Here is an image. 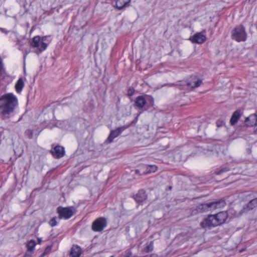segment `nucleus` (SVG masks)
<instances>
[{
  "instance_id": "1",
  "label": "nucleus",
  "mask_w": 257,
  "mask_h": 257,
  "mask_svg": "<svg viewBox=\"0 0 257 257\" xmlns=\"http://www.w3.org/2000/svg\"><path fill=\"white\" fill-rule=\"evenodd\" d=\"M18 105V99L13 93L2 95L0 97V119L6 120L14 116Z\"/></svg>"
},
{
  "instance_id": "2",
  "label": "nucleus",
  "mask_w": 257,
  "mask_h": 257,
  "mask_svg": "<svg viewBox=\"0 0 257 257\" xmlns=\"http://www.w3.org/2000/svg\"><path fill=\"white\" fill-rule=\"evenodd\" d=\"M228 218L227 211H221L214 215H209L201 223L202 228L211 229L223 224Z\"/></svg>"
},
{
  "instance_id": "3",
  "label": "nucleus",
  "mask_w": 257,
  "mask_h": 257,
  "mask_svg": "<svg viewBox=\"0 0 257 257\" xmlns=\"http://www.w3.org/2000/svg\"><path fill=\"white\" fill-rule=\"evenodd\" d=\"M247 37L245 28L242 25L235 27L231 31V39L237 42H245Z\"/></svg>"
},
{
  "instance_id": "4",
  "label": "nucleus",
  "mask_w": 257,
  "mask_h": 257,
  "mask_svg": "<svg viewBox=\"0 0 257 257\" xmlns=\"http://www.w3.org/2000/svg\"><path fill=\"white\" fill-rule=\"evenodd\" d=\"M57 212L59 214V219L66 220L70 218L75 213L76 209L73 206L63 207L59 206L57 208Z\"/></svg>"
},
{
  "instance_id": "5",
  "label": "nucleus",
  "mask_w": 257,
  "mask_h": 257,
  "mask_svg": "<svg viewBox=\"0 0 257 257\" xmlns=\"http://www.w3.org/2000/svg\"><path fill=\"white\" fill-rule=\"evenodd\" d=\"M138 119V117H136L130 123L127 125H123L120 127H117L115 130H111L110 133L106 140V142L107 143H111L114 139L118 137L121 134V133L124 131L125 129L129 127L132 124L136 122Z\"/></svg>"
},
{
  "instance_id": "6",
  "label": "nucleus",
  "mask_w": 257,
  "mask_h": 257,
  "mask_svg": "<svg viewBox=\"0 0 257 257\" xmlns=\"http://www.w3.org/2000/svg\"><path fill=\"white\" fill-rule=\"evenodd\" d=\"M186 148H177L173 151V157L176 162L185 161L188 156H190L189 153L185 151Z\"/></svg>"
},
{
  "instance_id": "7",
  "label": "nucleus",
  "mask_w": 257,
  "mask_h": 257,
  "mask_svg": "<svg viewBox=\"0 0 257 257\" xmlns=\"http://www.w3.org/2000/svg\"><path fill=\"white\" fill-rule=\"evenodd\" d=\"M107 225V220L105 217H99L92 224V229L95 232H101Z\"/></svg>"
},
{
  "instance_id": "8",
  "label": "nucleus",
  "mask_w": 257,
  "mask_h": 257,
  "mask_svg": "<svg viewBox=\"0 0 257 257\" xmlns=\"http://www.w3.org/2000/svg\"><path fill=\"white\" fill-rule=\"evenodd\" d=\"M30 45L32 47L37 48L40 53L45 50L48 44L44 42H41V37L39 36H35L30 42Z\"/></svg>"
},
{
  "instance_id": "9",
  "label": "nucleus",
  "mask_w": 257,
  "mask_h": 257,
  "mask_svg": "<svg viewBox=\"0 0 257 257\" xmlns=\"http://www.w3.org/2000/svg\"><path fill=\"white\" fill-rule=\"evenodd\" d=\"M226 202L224 199L221 198L214 201L207 203L208 211H212L216 209L221 208L226 205Z\"/></svg>"
},
{
  "instance_id": "10",
  "label": "nucleus",
  "mask_w": 257,
  "mask_h": 257,
  "mask_svg": "<svg viewBox=\"0 0 257 257\" xmlns=\"http://www.w3.org/2000/svg\"><path fill=\"white\" fill-rule=\"evenodd\" d=\"M256 207H257V198L250 200L246 204L244 205L242 209L240 211L239 214L241 215L243 213H246Z\"/></svg>"
},
{
  "instance_id": "11",
  "label": "nucleus",
  "mask_w": 257,
  "mask_h": 257,
  "mask_svg": "<svg viewBox=\"0 0 257 257\" xmlns=\"http://www.w3.org/2000/svg\"><path fill=\"white\" fill-rule=\"evenodd\" d=\"M51 153L54 158L59 159L63 157L65 155V149L63 147L57 145L53 149L50 151Z\"/></svg>"
},
{
  "instance_id": "12",
  "label": "nucleus",
  "mask_w": 257,
  "mask_h": 257,
  "mask_svg": "<svg viewBox=\"0 0 257 257\" xmlns=\"http://www.w3.org/2000/svg\"><path fill=\"white\" fill-rule=\"evenodd\" d=\"M148 197L146 191L144 189H140L137 193L134 195L133 198L138 203H141L145 201Z\"/></svg>"
},
{
  "instance_id": "13",
  "label": "nucleus",
  "mask_w": 257,
  "mask_h": 257,
  "mask_svg": "<svg viewBox=\"0 0 257 257\" xmlns=\"http://www.w3.org/2000/svg\"><path fill=\"white\" fill-rule=\"evenodd\" d=\"M190 40L193 43L202 44L206 40V37L201 33H197L190 38Z\"/></svg>"
},
{
  "instance_id": "14",
  "label": "nucleus",
  "mask_w": 257,
  "mask_h": 257,
  "mask_svg": "<svg viewBox=\"0 0 257 257\" xmlns=\"http://www.w3.org/2000/svg\"><path fill=\"white\" fill-rule=\"evenodd\" d=\"M242 113L240 109L236 110L232 114L230 119V123L231 125H235L241 117Z\"/></svg>"
},
{
  "instance_id": "15",
  "label": "nucleus",
  "mask_w": 257,
  "mask_h": 257,
  "mask_svg": "<svg viewBox=\"0 0 257 257\" xmlns=\"http://www.w3.org/2000/svg\"><path fill=\"white\" fill-rule=\"evenodd\" d=\"M134 106L139 109H142L146 106L145 96H138L135 100Z\"/></svg>"
},
{
  "instance_id": "16",
  "label": "nucleus",
  "mask_w": 257,
  "mask_h": 257,
  "mask_svg": "<svg viewBox=\"0 0 257 257\" xmlns=\"http://www.w3.org/2000/svg\"><path fill=\"white\" fill-rule=\"evenodd\" d=\"M131 0H117L115 2V7L119 10L129 6Z\"/></svg>"
},
{
  "instance_id": "17",
  "label": "nucleus",
  "mask_w": 257,
  "mask_h": 257,
  "mask_svg": "<svg viewBox=\"0 0 257 257\" xmlns=\"http://www.w3.org/2000/svg\"><path fill=\"white\" fill-rule=\"evenodd\" d=\"M144 171L143 174H145V175L154 173L158 170V167L156 165H145L143 166Z\"/></svg>"
},
{
  "instance_id": "18",
  "label": "nucleus",
  "mask_w": 257,
  "mask_h": 257,
  "mask_svg": "<svg viewBox=\"0 0 257 257\" xmlns=\"http://www.w3.org/2000/svg\"><path fill=\"white\" fill-rule=\"evenodd\" d=\"M81 254V249L78 245H73L71 249L70 255L72 257H79Z\"/></svg>"
},
{
  "instance_id": "19",
  "label": "nucleus",
  "mask_w": 257,
  "mask_h": 257,
  "mask_svg": "<svg viewBox=\"0 0 257 257\" xmlns=\"http://www.w3.org/2000/svg\"><path fill=\"white\" fill-rule=\"evenodd\" d=\"M196 211L198 213H203L208 211L207 208V203H201L196 207L194 210H192V212Z\"/></svg>"
},
{
  "instance_id": "20",
  "label": "nucleus",
  "mask_w": 257,
  "mask_h": 257,
  "mask_svg": "<svg viewBox=\"0 0 257 257\" xmlns=\"http://www.w3.org/2000/svg\"><path fill=\"white\" fill-rule=\"evenodd\" d=\"M145 100H146V106L147 108L146 110L150 108L151 107H153L154 106V99L152 96L146 95H145Z\"/></svg>"
},
{
  "instance_id": "21",
  "label": "nucleus",
  "mask_w": 257,
  "mask_h": 257,
  "mask_svg": "<svg viewBox=\"0 0 257 257\" xmlns=\"http://www.w3.org/2000/svg\"><path fill=\"white\" fill-rule=\"evenodd\" d=\"M24 86L25 83L23 78L22 77L19 78L15 84V89L16 91L19 93H21Z\"/></svg>"
},
{
  "instance_id": "22",
  "label": "nucleus",
  "mask_w": 257,
  "mask_h": 257,
  "mask_svg": "<svg viewBox=\"0 0 257 257\" xmlns=\"http://www.w3.org/2000/svg\"><path fill=\"white\" fill-rule=\"evenodd\" d=\"M250 122L246 124L247 127H252L257 122V113H253L249 115Z\"/></svg>"
},
{
  "instance_id": "23",
  "label": "nucleus",
  "mask_w": 257,
  "mask_h": 257,
  "mask_svg": "<svg viewBox=\"0 0 257 257\" xmlns=\"http://www.w3.org/2000/svg\"><path fill=\"white\" fill-rule=\"evenodd\" d=\"M146 246L144 248L143 251L145 253L151 252L154 249V242L151 241L146 243Z\"/></svg>"
},
{
  "instance_id": "24",
  "label": "nucleus",
  "mask_w": 257,
  "mask_h": 257,
  "mask_svg": "<svg viewBox=\"0 0 257 257\" xmlns=\"http://www.w3.org/2000/svg\"><path fill=\"white\" fill-rule=\"evenodd\" d=\"M36 245V242L33 239H31L30 241H28L26 244V247L27 248V250H29V251L33 252V250L35 248Z\"/></svg>"
},
{
  "instance_id": "25",
  "label": "nucleus",
  "mask_w": 257,
  "mask_h": 257,
  "mask_svg": "<svg viewBox=\"0 0 257 257\" xmlns=\"http://www.w3.org/2000/svg\"><path fill=\"white\" fill-rule=\"evenodd\" d=\"M230 170V168L228 167H223L220 168H217L215 169V173L216 175H220L225 172H227Z\"/></svg>"
},
{
  "instance_id": "26",
  "label": "nucleus",
  "mask_w": 257,
  "mask_h": 257,
  "mask_svg": "<svg viewBox=\"0 0 257 257\" xmlns=\"http://www.w3.org/2000/svg\"><path fill=\"white\" fill-rule=\"evenodd\" d=\"M202 83V80H201L200 79H197V80L196 81H194V85H191V82H188L187 85L188 86L191 87L192 88H195L200 86Z\"/></svg>"
},
{
  "instance_id": "27",
  "label": "nucleus",
  "mask_w": 257,
  "mask_h": 257,
  "mask_svg": "<svg viewBox=\"0 0 257 257\" xmlns=\"http://www.w3.org/2000/svg\"><path fill=\"white\" fill-rule=\"evenodd\" d=\"M216 126L218 127H220L223 126L225 124V118L224 117H221V118L218 119L216 121Z\"/></svg>"
},
{
  "instance_id": "28",
  "label": "nucleus",
  "mask_w": 257,
  "mask_h": 257,
  "mask_svg": "<svg viewBox=\"0 0 257 257\" xmlns=\"http://www.w3.org/2000/svg\"><path fill=\"white\" fill-rule=\"evenodd\" d=\"M143 172H144V169H143V166H142L141 167H140V169L135 170V174L136 175H139L140 176H142L145 175V174H143Z\"/></svg>"
},
{
  "instance_id": "29",
  "label": "nucleus",
  "mask_w": 257,
  "mask_h": 257,
  "mask_svg": "<svg viewBox=\"0 0 257 257\" xmlns=\"http://www.w3.org/2000/svg\"><path fill=\"white\" fill-rule=\"evenodd\" d=\"M25 135L30 139H32L33 137V131L31 129H28L25 131Z\"/></svg>"
},
{
  "instance_id": "30",
  "label": "nucleus",
  "mask_w": 257,
  "mask_h": 257,
  "mask_svg": "<svg viewBox=\"0 0 257 257\" xmlns=\"http://www.w3.org/2000/svg\"><path fill=\"white\" fill-rule=\"evenodd\" d=\"M135 89L133 87H130L127 91V95L129 97L133 96L135 92Z\"/></svg>"
},
{
  "instance_id": "31",
  "label": "nucleus",
  "mask_w": 257,
  "mask_h": 257,
  "mask_svg": "<svg viewBox=\"0 0 257 257\" xmlns=\"http://www.w3.org/2000/svg\"><path fill=\"white\" fill-rule=\"evenodd\" d=\"M58 222L56 221V219L55 217L52 218L49 221V224L51 226L54 227L57 225Z\"/></svg>"
},
{
  "instance_id": "32",
  "label": "nucleus",
  "mask_w": 257,
  "mask_h": 257,
  "mask_svg": "<svg viewBox=\"0 0 257 257\" xmlns=\"http://www.w3.org/2000/svg\"><path fill=\"white\" fill-rule=\"evenodd\" d=\"M52 246H53L52 244L48 245L44 251V254H49L52 250Z\"/></svg>"
},
{
  "instance_id": "33",
  "label": "nucleus",
  "mask_w": 257,
  "mask_h": 257,
  "mask_svg": "<svg viewBox=\"0 0 257 257\" xmlns=\"http://www.w3.org/2000/svg\"><path fill=\"white\" fill-rule=\"evenodd\" d=\"M33 252L27 250L25 254L24 255L23 257H31L32 253Z\"/></svg>"
},
{
  "instance_id": "34",
  "label": "nucleus",
  "mask_w": 257,
  "mask_h": 257,
  "mask_svg": "<svg viewBox=\"0 0 257 257\" xmlns=\"http://www.w3.org/2000/svg\"><path fill=\"white\" fill-rule=\"evenodd\" d=\"M249 122H250L249 115L246 117L244 120L245 125L246 126V124L249 123Z\"/></svg>"
},
{
  "instance_id": "35",
  "label": "nucleus",
  "mask_w": 257,
  "mask_h": 257,
  "mask_svg": "<svg viewBox=\"0 0 257 257\" xmlns=\"http://www.w3.org/2000/svg\"><path fill=\"white\" fill-rule=\"evenodd\" d=\"M253 126L254 127L253 133H254V134H257V122L255 123L254 124V125H253Z\"/></svg>"
},
{
  "instance_id": "36",
  "label": "nucleus",
  "mask_w": 257,
  "mask_h": 257,
  "mask_svg": "<svg viewBox=\"0 0 257 257\" xmlns=\"http://www.w3.org/2000/svg\"><path fill=\"white\" fill-rule=\"evenodd\" d=\"M143 257H157V255L155 253H152L150 255H146L145 256H144Z\"/></svg>"
},
{
  "instance_id": "37",
  "label": "nucleus",
  "mask_w": 257,
  "mask_h": 257,
  "mask_svg": "<svg viewBox=\"0 0 257 257\" xmlns=\"http://www.w3.org/2000/svg\"><path fill=\"white\" fill-rule=\"evenodd\" d=\"M0 30H1V32H2L4 33H5V34H8V31L6 29H5L4 28H0Z\"/></svg>"
},
{
  "instance_id": "38",
  "label": "nucleus",
  "mask_w": 257,
  "mask_h": 257,
  "mask_svg": "<svg viewBox=\"0 0 257 257\" xmlns=\"http://www.w3.org/2000/svg\"><path fill=\"white\" fill-rule=\"evenodd\" d=\"M132 252L131 251H128L127 254L124 257H131Z\"/></svg>"
},
{
  "instance_id": "39",
  "label": "nucleus",
  "mask_w": 257,
  "mask_h": 257,
  "mask_svg": "<svg viewBox=\"0 0 257 257\" xmlns=\"http://www.w3.org/2000/svg\"><path fill=\"white\" fill-rule=\"evenodd\" d=\"M46 40L45 37H43L42 38L41 37V42H44Z\"/></svg>"
},
{
  "instance_id": "40",
  "label": "nucleus",
  "mask_w": 257,
  "mask_h": 257,
  "mask_svg": "<svg viewBox=\"0 0 257 257\" xmlns=\"http://www.w3.org/2000/svg\"><path fill=\"white\" fill-rule=\"evenodd\" d=\"M38 243L40 244L41 241H42L41 238H38Z\"/></svg>"
},
{
  "instance_id": "41",
  "label": "nucleus",
  "mask_w": 257,
  "mask_h": 257,
  "mask_svg": "<svg viewBox=\"0 0 257 257\" xmlns=\"http://www.w3.org/2000/svg\"><path fill=\"white\" fill-rule=\"evenodd\" d=\"M46 254H44V252L40 255V257H44Z\"/></svg>"
},
{
  "instance_id": "42",
  "label": "nucleus",
  "mask_w": 257,
  "mask_h": 257,
  "mask_svg": "<svg viewBox=\"0 0 257 257\" xmlns=\"http://www.w3.org/2000/svg\"><path fill=\"white\" fill-rule=\"evenodd\" d=\"M22 119V116H21L18 120V121H20Z\"/></svg>"
},
{
  "instance_id": "43",
  "label": "nucleus",
  "mask_w": 257,
  "mask_h": 257,
  "mask_svg": "<svg viewBox=\"0 0 257 257\" xmlns=\"http://www.w3.org/2000/svg\"><path fill=\"white\" fill-rule=\"evenodd\" d=\"M174 85V84H168V85H169L170 86H173Z\"/></svg>"
},
{
  "instance_id": "44",
  "label": "nucleus",
  "mask_w": 257,
  "mask_h": 257,
  "mask_svg": "<svg viewBox=\"0 0 257 257\" xmlns=\"http://www.w3.org/2000/svg\"><path fill=\"white\" fill-rule=\"evenodd\" d=\"M172 186H169V190H171V189H172Z\"/></svg>"
},
{
  "instance_id": "45",
  "label": "nucleus",
  "mask_w": 257,
  "mask_h": 257,
  "mask_svg": "<svg viewBox=\"0 0 257 257\" xmlns=\"http://www.w3.org/2000/svg\"><path fill=\"white\" fill-rule=\"evenodd\" d=\"M256 0H249V1H251L252 2H255Z\"/></svg>"
},
{
  "instance_id": "46",
  "label": "nucleus",
  "mask_w": 257,
  "mask_h": 257,
  "mask_svg": "<svg viewBox=\"0 0 257 257\" xmlns=\"http://www.w3.org/2000/svg\"><path fill=\"white\" fill-rule=\"evenodd\" d=\"M110 257H114V256L113 255H111Z\"/></svg>"
}]
</instances>
